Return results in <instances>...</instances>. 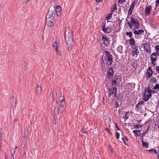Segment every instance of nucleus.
<instances>
[{
  "instance_id": "obj_1",
  "label": "nucleus",
  "mask_w": 159,
  "mask_h": 159,
  "mask_svg": "<svg viewBox=\"0 0 159 159\" xmlns=\"http://www.w3.org/2000/svg\"><path fill=\"white\" fill-rule=\"evenodd\" d=\"M117 88L113 87L109 89L108 93V98L109 101L111 102H112L115 100L117 93Z\"/></svg>"
},
{
  "instance_id": "obj_2",
  "label": "nucleus",
  "mask_w": 159,
  "mask_h": 159,
  "mask_svg": "<svg viewBox=\"0 0 159 159\" xmlns=\"http://www.w3.org/2000/svg\"><path fill=\"white\" fill-rule=\"evenodd\" d=\"M105 55L104 56V60L106 63L108 65H111L112 63L113 58L111 54L107 50H105L104 51Z\"/></svg>"
},
{
  "instance_id": "obj_3",
  "label": "nucleus",
  "mask_w": 159,
  "mask_h": 159,
  "mask_svg": "<svg viewBox=\"0 0 159 159\" xmlns=\"http://www.w3.org/2000/svg\"><path fill=\"white\" fill-rule=\"evenodd\" d=\"M67 45L68 51L70 52L72 50V47L73 45V37L65 39Z\"/></svg>"
},
{
  "instance_id": "obj_4",
  "label": "nucleus",
  "mask_w": 159,
  "mask_h": 159,
  "mask_svg": "<svg viewBox=\"0 0 159 159\" xmlns=\"http://www.w3.org/2000/svg\"><path fill=\"white\" fill-rule=\"evenodd\" d=\"M114 71L112 67H110L107 70L106 78L111 79L113 77Z\"/></svg>"
},
{
  "instance_id": "obj_5",
  "label": "nucleus",
  "mask_w": 159,
  "mask_h": 159,
  "mask_svg": "<svg viewBox=\"0 0 159 159\" xmlns=\"http://www.w3.org/2000/svg\"><path fill=\"white\" fill-rule=\"evenodd\" d=\"M159 56L155 52H153L151 55V60L152 64L155 66L156 64V61L157 60V56Z\"/></svg>"
},
{
  "instance_id": "obj_6",
  "label": "nucleus",
  "mask_w": 159,
  "mask_h": 159,
  "mask_svg": "<svg viewBox=\"0 0 159 159\" xmlns=\"http://www.w3.org/2000/svg\"><path fill=\"white\" fill-rule=\"evenodd\" d=\"M102 30L105 33H109L111 31V29L110 27H108V26L106 27L105 22H102Z\"/></svg>"
},
{
  "instance_id": "obj_7",
  "label": "nucleus",
  "mask_w": 159,
  "mask_h": 159,
  "mask_svg": "<svg viewBox=\"0 0 159 159\" xmlns=\"http://www.w3.org/2000/svg\"><path fill=\"white\" fill-rule=\"evenodd\" d=\"M65 108L66 107L65 106V105L60 104L59 105V106L58 107L57 110L56 111H55L56 109V108L55 107H54V112L56 114H58L59 112H61L62 111H63L65 110Z\"/></svg>"
},
{
  "instance_id": "obj_8",
  "label": "nucleus",
  "mask_w": 159,
  "mask_h": 159,
  "mask_svg": "<svg viewBox=\"0 0 159 159\" xmlns=\"http://www.w3.org/2000/svg\"><path fill=\"white\" fill-rule=\"evenodd\" d=\"M53 8L54 10H55L57 16H60L61 11V7L59 5L55 6Z\"/></svg>"
},
{
  "instance_id": "obj_9",
  "label": "nucleus",
  "mask_w": 159,
  "mask_h": 159,
  "mask_svg": "<svg viewBox=\"0 0 159 159\" xmlns=\"http://www.w3.org/2000/svg\"><path fill=\"white\" fill-rule=\"evenodd\" d=\"M153 74V71L151 69V67H149L148 69L146 74V77L147 79L150 78Z\"/></svg>"
},
{
  "instance_id": "obj_10",
  "label": "nucleus",
  "mask_w": 159,
  "mask_h": 159,
  "mask_svg": "<svg viewBox=\"0 0 159 159\" xmlns=\"http://www.w3.org/2000/svg\"><path fill=\"white\" fill-rule=\"evenodd\" d=\"M102 41L103 42V44L105 46H107L109 43V41L110 40L109 39V38L107 37H105L102 36Z\"/></svg>"
},
{
  "instance_id": "obj_11",
  "label": "nucleus",
  "mask_w": 159,
  "mask_h": 159,
  "mask_svg": "<svg viewBox=\"0 0 159 159\" xmlns=\"http://www.w3.org/2000/svg\"><path fill=\"white\" fill-rule=\"evenodd\" d=\"M144 48L145 51L148 53H151L150 45L149 43H145L143 44Z\"/></svg>"
},
{
  "instance_id": "obj_12",
  "label": "nucleus",
  "mask_w": 159,
  "mask_h": 159,
  "mask_svg": "<svg viewBox=\"0 0 159 159\" xmlns=\"http://www.w3.org/2000/svg\"><path fill=\"white\" fill-rule=\"evenodd\" d=\"M52 46L55 50L57 52V54L60 57L61 56L62 54L59 51H58V44L57 43L54 42L52 43Z\"/></svg>"
},
{
  "instance_id": "obj_13",
  "label": "nucleus",
  "mask_w": 159,
  "mask_h": 159,
  "mask_svg": "<svg viewBox=\"0 0 159 159\" xmlns=\"http://www.w3.org/2000/svg\"><path fill=\"white\" fill-rule=\"evenodd\" d=\"M152 7L151 5L146 7L145 11V15L146 16H148L150 14V11L152 9Z\"/></svg>"
},
{
  "instance_id": "obj_14",
  "label": "nucleus",
  "mask_w": 159,
  "mask_h": 159,
  "mask_svg": "<svg viewBox=\"0 0 159 159\" xmlns=\"http://www.w3.org/2000/svg\"><path fill=\"white\" fill-rule=\"evenodd\" d=\"M64 34L65 39L73 37V34L72 32L71 31L67 32L66 30Z\"/></svg>"
},
{
  "instance_id": "obj_15",
  "label": "nucleus",
  "mask_w": 159,
  "mask_h": 159,
  "mask_svg": "<svg viewBox=\"0 0 159 159\" xmlns=\"http://www.w3.org/2000/svg\"><path fill=\"white\" fill-rule=\"evenodd\" d=\"M130 19H131L130 23L134 25L137 24H138V23H139L138 20H136L135 19H134L132 16H131Z\"/></svg>"
},
{
  "instance_id": "obj_16",
  "label": "nucleus",
  "mask_w": 159,
  "mask_h": 159,
  "mask_svg": "<svg viewBox=\"0 0 159 159\" xmlns=\"http://www.w3.org/2000/svg\"><path fill=\"white\" fill-rule=\"evenodd\" d=\"M133 33L135 35H139L141 34L142 33L144 32V30H134L133 31Z\"/></svg>"
},
{
  "instance_id": "obj_17",
  "label": "nucleus",
  "mask_w": 159,
  "mask_h": 159,
  "mask_svg": "<svg viewBox=\"0 0 159 159\" xmlns=\"http://www.w3.org/2000/svg\"><path fill=\"white\" fill-rule=\"evenodd\" d=\"M10 101L12 106L15 107L16 105V101L14 96H12L11 97Z\"/></svg>"
},
{
  "instance_id": "obj_18",
  "label": "nucleus",
  "mask_w": 159,
  "mask_h": 159,
  "mask_svg": "<svg viewBox=\"0 0 159 159\" xmlns=\"http://www.w3.org/2000/svg\"><path fill=\"white\" fill-rule=\"evenodd\" d=\"M52 8H50V10H49L48 14V16L49 18H51L54 13V9L52 7Z\"/></svg>"
},
{
  "instance_id": "obj_19",
  "label": "nucleus",
  "mask_w": 159,
  "mask_h": 159,
  "mask_svg": "<svg viewBox=\"0 0 159 159\" xmlns=\"http://www.w3.org/2000/svg\"><path fill=\"white\" fill-rule=\"evenodd\" d=\"M142 96L143 100L145 102L148 101L149 99L148 93L146 94L145 93L144 94V93H143L142 94Z\"/></svg>"
},
{
  "instance_id": "obj_20",
  "label": "nucleus",
  "mask_w": 159,
  "mask_h": 159,
  "mask_svg": "<svg viewBox=\"0 0 159 159\" xmlns=\"http://www.w3.org/2000/svg\"><path fill=\"white\" fill-rule=\"evenodd\" d=\"M114 79L116 80L118 83L120 84L121 80V77L120 75H117V74L114 75Z\"/></svg>"
},
{
  "instance_id": "obj_21",
  "label": "nucleus",
  "mask_w": 159,
  "mask_h": 159,
  "mask_svg": "<svg viewBox=\"0 0 159 159\" xmlns=\"http://www.w3.org/2000/svg\"><path fill=\"white\" fill-rule=\"evenodd\" d=\"M41 87L40 85H38L36 87V93L38 95L40 94L41 91Z\"/></svg>"
},
{
  "instance_id": "obj_22",
  "label": "nucleus",
  "mask_w": 159,
  "mask_h": 159,
  "mask_svg": "<svg viewBox=\"0 0 159 159\" xmlns=\"http://www.w3.org/2000/svg\"><path fill=\"white\" fill-rule=\"evenodd\" d=\"M59 96L60 101H61V102L65 101V98L64 97V95L63 94H62V93L61 92L59 93Z\"/></svg>"
},
{
  "instance_id": "obj_23",
  "label": "nucleus",
  "mask_w": 159,
  "mask_h": 159,
  "mask_svg": "<svg viewBox=\"0 0 159 159\" xmlns=\"http://www.w3.org/2000/svg\"><path fill=\"white\" fill-rule=\"evenodd\" d=\"M46 19H47V17H46ZM46 23L48 26L50 27H52L54 25V23L53 21H48L47 19L46 20Z\"/></svg>"
},
{
  "instance_id": "obj_24",
  "label": "nucleus",
  "mask_w": 159,
  "mask_h": 159,
  "mask_svg": "<svg viewBox=\"0 0 159 159\" xmlns=\"http://www.w3.org/2000/svg\"><path fill=\"white\" fill-rule=\"evenodd\" d=\"M129 41V44L131 46H134L135 42L133 38L130 39Z\"/></svg>"
},
{
  "instance_id": "obj_25",
  "label": "nucleus",
  "mask_w": 159,
  "mask_h": 159,
  "mask_svg": "<svg viewBox=\"0 0 159 159\" xmlns=\"http://www.w3.org/2000/svg\"><path fill=\"white\" fill-rule=\"evenodd\" d=\"M111 85L113 86L114 85H116L119 84V83H118V82L115 79H112L111 80Z\"/></svg>"
},
{
  "instance_id": "obj_26",
  "label": "nucleus",
  "mask_w": 159,
  "mask_h": 159,
  "mask_svg": "<svg viewBox=\"0 0 159 159\" xmlns=\"http://www.w3.org/2000/svg\"><path fill=\"white\" fill-rule=\"evenodd\" d=\"M28 134V132L27 131H25L24 132V139H25L24 143H25L27 142L26 139H27Z\"/></svg>"
},
{
  "instance_id": "obj_27",
  "label": "nucleus",
  "mask_w": 159,
  "mask_h": 159,
  "mask_svg": "<svg viewBox=\"0 0 159 159\" xmlns=\"http://www.w3.org/2000/svg\"><path fill=\"white\" fill-rule=\"evenodd\" d=\"M141 142L142 143V145L143 147H145L146 148H147L148 147V143L145 142L143 139H142V140L141 141Z\"/></svg>"
},
{
  "instance_id": "obj_28",
  "label": "nucleus",
  "mask_w": 159,
  "mask_h": 159,
  "mask_svg": "<svg viewBox=\"0 0 159 159\" xmlns=\"http://www.w3.org/2000/svg\"><path fill=\"white\" fill-rule=\"evenodd\" d=\"M151 89L149 86L147 87L146 89H144V94L145 93H151Z\"/></svg>"
},
{
  "instance_id": "obj_29",
  "label": "nucleus",
  "mask_w": 159,
  "mask_h": 159,
  "mask_svg": "<svg viewBox=\"0 0 159 159\" xmlns=\"http://www.w3.org/2000/svg\"><path fill=\"white\" fill-rule=\"evenodd\" d=\"M132 52H133V55H137L139 53V52L138 51V49L132 48Z\"/></svg>"
},
{
  "instance_id": "obj_30",
  "label": "nucleus",
  "mask_w": 159,
  "mask_h": 159,
  "mask_svg": "<svg viewBox=\"0 0 159 159\" xmlns=\"http://www.w3.org/2000/svg\"><path fill=\"white\" fill-rule=\"evenodd\" d=\"M151 81V82L153 83H156L157 81L156 78L154 77H152Z\"/></svg>"
},
{
  "instance_id": "obj_31",
  "label": "nucleus",
  "mask_w": 159,
  "mask_h": 159,
  "mask_svg": "<svg viewBox=\"0 0 159 159\" xmlns=\"http://www.w3.org/2000/svg\"><path fill=\"white\" fill-rule=\"evenodd\" d=\"M155 48L156 50L155 53H156L157 55H159V45H157L155 47Z\"/></svg>"
},
{
  "instance_id": "obj_32",
  "label": "nucleus",
  "mask_w": 159,
  "mask_h": 159,
  "mask_svg": "<svg viewBox=\"0 0 159 159\" xmlns=\"http://www.w3.org/2000/svg\"><path fill=\"white\" fill-rule=\"evenodd\" d=\"M126 35L129 36V38L130 39L132 38V33L131 31L129 32H127L126 33Z\"/></svg>"
},
{
  "instance_id": "obj_33",
  "label": "nucleus",
  "mask_w": 159,
  "mask_h": 159,
  "mask_svg": "<svg viewBox=\"0 0 159 159\" xmlns=\"http://www.w3.org/2000/svg\"><path fill=\"white\" fill-rule=\"evenodd\" d=\"M146 151H148L149 152H152V153H153L154 154H157V152L156 150L154 149H151L149 150H146Z\"/></svg>"
},
{
  "instance_id": "obj_34",
  "label": "nucleus",
  "mask_w": 159,
  "mask_h": 159,
  "mask_svg": "<svg viewBox=\"0 0 159 159\" xmlns=\"http://www.w3.org/2000/svg\"><path fill=\"white\" fill-rule=\"evenodd\" d=\"M117 9L116 5V3L113 5V7L111 8V12H114L115 10Z\"/></svg>"
},
{
  "instance_id": "obj_35",
  "label": "nucleus",
  "mask_w": 159,
  "mask_h": 159,
  "mask_svg": "<svg viewBox=\"0 0 159 159\" xmlns=\"http://www.w3.org/2000/svg\"><path fill=\"white\" fill-rule=\"evenodd\" d=\"M17 148V147H16L15 148H13L12 149H11L13 151V153L12 154V155H11V156L12 157V158L11 157V159H15L14 158V153H15L16 150V149Z\"/></svg>"
},
{
  "instance_id": "obj_36",
  "label": "nucleus",
  "mask_w": 159,
  "mask_h": 159,
  "mask_svg": "<svg viewBox=\"0 0 159 159\" xmlns=\"http://www.w3.org/2000/svg\"><path fill=\"white\" fill-rule=\"evenodd\" d=\"M135 3L136 2L134 1L132 2L131 5L130 7H129V9H131L133 10L134 8V7Z\"/></svg>"
},
{
  "instance_id": "obj_37",
  "label": "nucleus",
  "mask_w": 159,
  "mask_h": 159,
  "mask_svg": "<svg viewBox=\"0 0 159 159\" xmlns=\"http://www.w3.org/2000/svg\"><path fill=\"white\" fill-rule=\"evenodd\" d=\"M112 13H111L109 14L108 16L106 17V18L107 20H110L112 17Z\"/></svg>"
},
{
  "instance_id": "obj_38",
  "label": "nucleus",
  "mask_w": 159,
  "mask_h": 159,
  "mask_svg": "<svg viewBox=\"0 0 159 159\" xmlns=\"http://www.w3.org/2000/svg\"><path fill=\"white\" fill-rule=\"evenodd\" d=\"M101 69L102 70L103 72H106L107 70L106 68L105 67V65L101 66Z\"/></svg>"
},
{
  "instance_id": "obj_39",
  "label": "nucleus",
  "mask_w": 159,
  "mask_h": 159,
  "mask_svg": "<svg viewBox=\"0 0 159 159\" xmlns=\"http://www.w3.org/2000/svg\"><path fill=\"white\" fill-rule=\"evenodd\" d=\"M127 23L129 25L130 29H132L133 28V25H132V24H131L130 22H129V21H128Z\"/></svg>"
},
{
  "instance_id": "obj_40",
  "label": "nucleus",
  "mask_w": 159,
  "mask_h": 159,
  "mask_svg": "<svg viewBox=\"0 0 159 159\" xmlns=\"http://www.w3.org/2000/svg\"><path fill=\"white\" fill-rule=\"evenodd\" d=\"M122 46H119L118 47L117 50L118 51L120 52H122Z\"/></svg>"
},
{
  "instance_id": "obj_41",
  "label": "nucleus",
  "mask_w": 159,
  "mask_h": 159,
  "mask_svg": "<svg viewBox=\"0 0 159 159\" xmlns=\"http://www.w3.org/2000/svg\"><path fill=\"white\" fill-rule=\"evenodd\" d=\"M154 90L159 89V84H156L155 86L152 88Z\"/></svg>"
},
{
  "instance_id": "obj_42",
  "label": "nucleus",
  "mask_w": 159,
  "mask_h": 159,
  "mask_svg": "<svg viewBox=\"0 0 159 159\" xmlns=\"http://www.w3.org/2000/svg\"><path fill=\"white\" fill-rule=\"evenodd\" d=\"M139 23L138 24H136V25H134L135 26V27L134 28L133 31L134 30H136V29H139ZM132 31H133V30H132Z\"/></svg>"
},
{
  "instance_id": "obj_43",
  "label": "nucleus",
  "mask_w": 159,
  "mask_h": 159,
  "mask_svg": "<svg viewBox=\"0 0 159 159\" xmlns=\"http://www.w3.org/2000/svg\"><path fill=\"white\" fill-rule=\"evenodd\" d=\"M133 126H134V128L135 129H137L139 128H140L141 127V126L139 125H133Z\"/></svg>"
},
{
  "instance_id": "obj_44",
  "label": "nucleus",
  "mask_w": 159,
  "mask_h": 159,
  "mask_svg": "<svg viewBox=\"0 0 159 159\" xmlns=\"http://www.w3.org/2000/svg\"><path fill=\"white\" fill-rule=\"evenodd\" d=\"M136 107L138 109H140L141 108V105H140L139 103H138L136 105Z\"/></svg>"
},
{
  "instance_id": "obj_45",
  "label": "nucleus",
  "mask_w": 159,
  "mask_h": 159,
  "mask_svg": "<svg viewBox=\"0 0 159 159\" xmlns=\"http://www.w3.org/2000/svg\"><path fill=\"white\" fill-rule=\"evenodd\" d=\"M133 132L135 133L137 136H139V134H138V131L137 130H134L133 131Z\"/></svg>"
},
{
  "instance_id": "obj_46",
  "label": "nucleus",
  "mask_w": 159,
  "mask_h": 159,
  "mask_svg": "<svg viewBox=\"0 0 159 159\" xmlns=\"http://www.w3.org/2000/svg\"><path fill=\"white\" fill-rule=\"evenodd\" d=\"M66 105V104H65V101H60V103H59V105Z\"/></svg>"
},
{
  "instance_id": "obj_47",
  "label": "nucleus",
  "mask_w": 159,
  "mask_h": 159,
  "mask_svg": "<svg viewBox=\"0 0 159 159\" xmlns=\"http://www.w3.org/2000/svg\"><path fill=\"white\" fill-rule=\"evenodd\" d=\"M116 138L117 139H119V137H120L119 133L118 132H116Z\"/></svg>"
},
{
  "instance_id": "obj_48",
  "label": "nucleus",
  "mask_w": 159,
  "mask_h": 159,
  "mask_svg": "<svg viewBox=\"0 0 159 159\" xmlns=\"http://www.w3.org/2000/svg\"><path fill=\"white\" fill-rule=\"evenodd\" d=\"M125 0H118V1L119 3L122 4L125 2Z\"/></svg>"
},
{
  "instance_id": "obj_49",
  "label": "nucleus",
  "mask_w": 159,
  "mask_h": 159,
  "mask_svg": "<svg viewBox=\"0 0 159 159\" xmlns=\"http://www.w3.org/2000/svg\"><path fill=\"white\" fill-rule=\"evenodd\" d=\"M114 104L115 105V106H116V107H115L116 108H117V107H118V102H117V101H116L114 103Z\"/></svg>"
},
{
  "instance_id": "obj_50",
  "label": "nucleus",
  "mask_w": 159,
  "mask_h": 159,
  "mask_svg": "<svg viewBox=\"0 0 159 159\" xmlns=\"http://www.w3.org/2000/svg\"><path fill=\"white\" fill-rule=\"evenodd\" d=\"M105 129L106 130V131H107L108 133L109 134H110L111 135H112L111 133L110 132V131L108 128H106Z\"/></svg>"
},
{
  "instance_id": "obj_51",
  "label": "nucleus",
  "mask_w": 159,
  "mask_h": 159,
  "mask_svg": "<svg viewBox=\"0 0 159 159\" xmlns=\"http://www.w3.org/2000/svg\"><path fill=\"white\" fill-rule=\"evenodd\" d=\"M129 113V112H127V111H126L125 112V118L126 119H128V117L127 116V114Z\"/></svg>"
},
{
  "instance_id": "obj_52",
  "label": "nucleus",
  "mask_w": 159,
  "mask_h": 159,
  "mask_svg": "<svg viewBox=\"0 0 159 159\" xmlns=\"http://www.w3.org/2000/svg\"><path fill=\"white\" fill-rule=\"evenodd\" d=\"M133 10L129 9L128 11V14L131 15L132 14V11Z\"/></svg>"
},
{
  "instance_id": "obj_53",
  "label": "nucleus",
  "mask_w": 159,
  "mask_h": 159,
  "mask_svg": "<svg viewBox=\"0 0 159 159\" xmlns=\"http://www.w3.org/2000/svg\"><path fill=\"white\" fill-rule=\"evenodd\" d=\"M156 69L157 71V72L159 74V66H156Z\"/></svg>"
},
{
  "instance_id": "obj_54",
  "label": "nucleus",
  "mask_w": 159,
  "mask_h": 159,
  "mask_svg": "<svg viewBox=\"0 0 159 159\" xmlns=\"http://www.w3.org/2000/svg\"><path fill=\"white\" fill-rule=\"evenodd\" d=\"M115 125L116 128L117 129V130H120V129L118 127V126H117L116 123H115Z\"/></svg>"
},
{
  "instance_id": "obj_55",
  "label": "nucleus",
  "mask_w": 159,
  "mask_h": 159,
  "mask_svg": "<svg viewBox=\"0 0 159 159\" xmlns=\"http://www.w3.org/2000/svg\"><path fill=\"white\" fill-rule=\"evenodd\" d=\"M132 48H135V49H138V46H136L135 45H134V46H132Z\"/></svg>"
},
{
  "instance_id": "obj_56",
  "label": "nucleus",
  "mask_w": 159,
  "mask_h": 159,
  "mask_svg": "<svg viewBox=\"0 0 159 159\" xmlns=\"http://www.w3.org/2000/svg\"><path fill=\"white\" fill-rule=\"evenodd\" d=\"M138 103L141 105H142L143 104H144V102L143 101H140Z\"/></svg>"
},
{
  "instance_id": "obj_57",
  "label": "nucleus",
  "mask_w": 159,
  "mask_h": 159,
  "mask_svg": "<svg viewBox=\"0 0 159 159\" xmlns=\"http://www.w3.org/2000/svg\"><path fill=\"white\" fill-rule=\"evenodd\" d=\"M156 6H157V4H159V0H156Z\"/></svg>"
},
{
  "instance_id": "obj_58",
  "label": "nucleus",
  "mask_w": 159,
  "mask_h": 159,
  "mask_svg": "<svg viewBox=\"0 0 159 159\" xmlns=\"http://www.w3.org/2000/svg\"><path fill=\"white\" fill-rule=\"evenodd\" d=\"M101 66L102 65H105V63L104 60L102 61L101 62Z\"/></svg>"
},
{
  "instance_id": "obj_59",
  "label": "nucleus",
  "mask_w": 159,
  "mask_h": 159,
  "mask_svg": "<svg viewBox=\"0 0 159 159\" xmlns=\"http://www.w3.org/2000/svg\"><path fill=\"white\" fill-rule=\"evenodd\" d=\"M122 140L123 141L124 143L126 145H127L125 141V140H124V139L123 137L122 138Z\"/></svg>"
},
{
  "instance_id": "obj_60",
  "label": "nucleus",
  "mask_w": 159,
  "mask_h": 159,
  "mask_svg": "<svg viewBox=\"0 0 159 159\" xmlns=\"http://www.w3.org/2000/svg\"><path fill=\"white\" fill-rule=\"evenodd\" d=\"M155 92V91L154 90L151 89V93L152 94H153Z\"/></svg>"
},
{
  "instance_id": "obj_61",
  "label": "nucleus",
  "mask_w": 159,
  "mask_h": 159,
  "mask_svg": "<svg viewBox=\"0 0 159 159\" xmlns=\"http://www.w3.org/2000/svg\"><path fill=\"white\" fill-rule=\"evenodd\" d=\"M1 130H0V136H1V137H2V129H1Z\"/></svg>"
},
{
  "instance_id": "obj_62",
  "label": "nucleus",
  "mask_w": 159,
  "mask_h": 159,
  "mask_svg": "<svg viewBox=\"0 0 159 159\" xmlns=\"http://www.w3.org/2000/svg\"><path fill=\"white\" fill-rule=\"evenodd\" d=\"M149 125H148V128L146 130V131L145 132V133H147V132L149 130Z\"/></svg>"
},
{
  "instance_id": "obj_63",
  "label": "nucleus",
  "mask_w": 159,
  "mask_h": 159,
  "mask_svg": "<svg viewBox=\"0 0 159 159\" xmlns=\"http://www.w3.org/2000/svg\"><path fill=\"white\" fill-rule=\"evenodd\" d=\"M85 131H86V130L85 129H82V132L84 133H85Z\"/></svg>"
},
{
  "instance_id": "obj_64",
  "label": "nucleus",
  "mask_w": 159,
  "mask_h": 159,
  "mask_svg": "<svg viewBox=\"0 0 159 159\" xmlns=\"http://www.w3.org/2000/svg\"><path fill=\"white\" fill-rule=\"evenodd\" d=\"M158 155L157 156V158L159 159V150L158 151Z\"/></svg>"
}]
</instances>
